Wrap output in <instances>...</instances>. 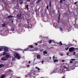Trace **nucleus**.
<instances>
[{
	"label": "nucleus",
	"instance_id": "obj_1",
	"mask_svg": "<svg viewBox=\"0 0 78 78\" xmlns=\"http://www.w3.org/2000/svg\"><path fill=\"white\" fill-rule=\"evenodd\" d=\"M14 56L17 59L19 60L20 59V55H19V54L17 53H14Z\"/></svg>",
	"mask_w": 78,
	"mask_h": 78
},
{
	"label": "nucleus",
	"instance_id": "obj_2",
	"mask_svg": "<svg viewBox=\"0 0 78 78\" xmlns=\"http://www.w3.org/2000/svg\"><path fill=\"white\" fill-rule=\"evenodd\" d=\"M16 17L18 19L20 20L21 19V17H22V14L20 13H18L16 16Z\"/></svg>",
	"mask_w": 78,
	"mask_h": 78
},
{
	"label": "nucleus",
	"instance_id": "obj_3",
	"mask_svg": "<svg viewBox=\"0 0 78 78\" xmlns=\"http://www.w3.org/2000/svg\"><path fill=\"white\" fill-rule=\"evenodd\" d=\"M63 68L64 69L63 70L65 72H66V71H67V70H68V69H69V68L66 67V66H63Z\"/></svg>",
	"mask_w": 78,
	"mask_h": 78
},
{
	"label": "nucleus",
	"instance_id": "obj_4",
	"mask_svg": "<svg viewBox=\"0 0 78 78\" xmlns=\"http://www.w3.org/2000/svg\"><path fill=\"white\" fill-rule=\"evenodd\" d=\"M4 50L5 52H7L8 51H9V50L8 49V48H5V47H4Z\"/></svg>",
	"mask_w": 78,
	"mask_h": 78
},
{
	"label": "nucleus",
	"instance_id": "obj_5",
	"mask_svg": "<svg viewBox=\"0 0 78 78\" xmlns=\"http://www.w3.org/2000/svg\"><path fill=\"white\" fill-rule=\"evenodd\" d=\"M35 47V46L33 45H30L28 46V47H29L30 48H34Z\"/></svg>",
	"mask_w": 78,
	"mask_h": 78
},
{
	"label": "nucleus",
	"instance_id": "obj_6",
	"mask_svg": "<svg viewBox=\"0 0 78 78\" xmlns=\"http://www.w3.org/2000/svg\"><path fill=\"white\" fill-rule=\"evenodd\" d=\"M5 57L6 58H11V56L9 54H8L6 55Z\"/></svg>",
	"mask_w": 78,
	"mask_h": 78
},
{
	"label": "nucleus",
	"instance_id": "obj_7",
	"mask_svg": "<svg viewBox=\"0 0 78 78\" xmlns=\"http://www.w3.org/2000/svg\"><path fill=\"white\" fill-rule=\"evenodd\" d=\"M1 60L2 61H5L6 60V58L5 57H3L1 58Z\"/></svg>",
	"mask_w": 78,
	"mask_h": 78
},
{
	"label": "nucleus",
	"instance_id": "obj_8",
	"mask_svg": "<svg viewBox=\"0 0 78 78\" xmlns=\"http://www.w3.org/2000/svg\"><path fill=\"white\" fill-rule=\"evenodd\" d=\"M30 51V48H27L25 49L24 50V51H23V53H24V51Z\"/></svg>",
	"mask_w": 78,
	"mask_h": 78
},
{
	"label": "nucleus",
	"instance_id": "obj_9",
	"mask_svg": "<svg viewBox=\"0 0 78 78\" xmlns=\"http://www.w3.org/2000/svg\"><path fill=\"white\" fill-rule=\"evenodd\" d=\"M69 50L70 52L72 51L73 50H74V48L73 47L70 48H69Z\"/></svg>",
	"mask_w": 78,
	"mask_h": 78
},
{
	"label": "nucleus",
	"instance_id": "obj_10",
	"mask_svg": "<svg viewBox=\"0 0 78 78\" xmlns=\"http://www.w3.org/2000/svg\"><path fill=\"white\" fill-rule=\"evenodd\" d=\"M25 6L26 8L27 9H28V10L29 9H28V6H29V5L28 4H25Z\"/></svg>",
	"mask_w": 78,
	"mask_h": 78
},
{
	"label": "nucleus",
	"instance_id": "obj_11",
	"mask_svg": "<svg viewBox=\"0 0 78 78\" xmlns=\"http://www.w3.org/2000/svg\"><path fill=\"white\" fill-rule=\"evenodd\" d=\"M37 59H40L41 58V55H37Z\"/></svg>",
	"mask_w": 78,
	"mask_h": 78
},
{
	"label": "nucleus",
	"instance_id": "obj_12",
	"mask_svg": "<svg viewBox=\"0 0 78 78\" xmlns=\"http://www.w3.org/2000/svg\"><path fill=\"white\" fill-rule=\"evenodd\" d=\"M43 54L44 55H45L47 54V52L46 51H43Z\"/></svg>",
	"mask_w": 78,
	"mask_h": 78
},
{
	"label": "nucleus",
	"instance_id": "obj_13",
	"mask_svg": "<svg viewBox=\"0 0 78 78\" xmlns=\"http://www.w3.org/2000/svg\"><path fill=\"white\" fill-rule=\"evenodd\" d=\"M2 27H6V24L4 23L2 24Z\"/></svg>",
	"mask_w": 78,
	"mask_h": 78
},
{
	"label": "nucleus",
	"instance_id": "obj_14",
	"mask_svg": "<svg viewBox=\"0 0 78 78\" xmlns=\"http://www.w3.org/2000/svg\"><path fill=\"white\" fill-rule=\"evenodd\" d=\"M19 3H20V5H22V4H23V1H22V0L21 1H20Z\"/></svg>",
	"mask_w": 78,
	"mask_h": 78
},
{
	"label": "nucleus",
	"instance_id": "obj_15",
	"mask_svg": "<svg viewBox=\"0 0 78 78\" xmlns=\"http://www.w3.org/2000/svg\"><path fill=\"white\" fill-rule=\"evenodd\" d=\"M4 67V65L2 64L0 65V68H1L2 67Z\"/></svg>",
	"mask_w": 78,
	"mask_h": 78
},
{
	"label": "nucleus",
	"instance_id": "obj_16",
	"mask_svg": "<svg viewBox=\"0 0 78 78\" xmlns=\"http://www.w3.org/2000/svg\"><path fill=\"white\" fill-rule=\"evenodd\" d=\"M4 47H2V48H0V51H3V49L4 48Z\"/></svg>",
	"mask_w": 78,
	"mask_h": 78
},
{
	"label": "nucleus",
	"instance_id": "obj_17",
	"mask_svg": "<svg viewBox=\"0 0 78 78\" xmlns=\"http://www.w3.org/2000/svg\"><path fill=\"white\" fill-rule=\"evenodd\" d=\"M41 0H38L37 2H36V4H38V3H39V2H40L41 1Z\"/></svg>",
	"mask_w": 78,
	"mask_h": 78
},
{
	"label": "nucleus",
	"instance_id": "obj_18",
	"mask_svg": "<svg viewBox=\"0 0 78 78\" xmlns=\"http://www.w3.org/2000/svg\"><path fill=\"white\" fill-rule=\"evenodd\" d=\"M56 73V71H55V70H54L52 71V73H51L50 74L51 75V74H52V73Z\"/></svg>",
	"mask_w": 78,
	"mask_h": 78
},
{
	"label": "nucleus",
	"instance_id": "obj_19",
	"mask_svg": "<svg viewBox=\"0 0 78 78\" xmlns=\"http://www.w3.org/2000/svg\"><path fill=\"white\" fill-rule=\"evenodd\" d=\"M5 76V74H3L1 76V78H4Z\"/></svg>",
	"mask_w": 78,
	"mask_h": 78
},
{
	"label": "nucleus",
	"instance_id": "obj_20",
	"mask_svg": "<svg viewBox=\"0 0 78 78\" xmlns=\"http://www.w3.org/2000/svg\"><path fill=\"white\" fill-rule=\"evenodd\" d=\"M69 24V21H68V22H67L66 23V25H68Z\"/></svg>",
	"mask_w": 78,
	"mask_h": 78
},
{
	"label": "nucleus",
	"instance_id": "obj_21",
	"mask_svg": "<svg viewBox=\"0 0 78 78\" xmlns=\"http://www.w3.org/2000/svg\"><path fill=\"white\" fill-rule=\"evenodd\" d=\"M49 6L50 7H51V1H50Z\"/></svg>",
	"mask_w": 78,
	"mask_h": 78
},
{
	"label": "nucleus",
	"instance_id": "obj_22",
	"mask_svg": "<svg viewBox=\"0 0 78 78\" xmlns=\"http://www.w3.org/2000/svg\"><path fill=\"white\" fill-rule=\"evenodd\" d=\"M11 16L10 15L8 16L7 19H11Z\"/></svg>",
	"mask_w": 78,
	"mask_h": 78
},
{
	"label": "nucleus",
	"instance_id": "obj_23",
	"mask_svg": "<svg viewBox=\"0 0 78 78\" xmlns=\"http://www.w3.org/2000/svg\"><path fill=\"white\" fill-rule=\"evenodd\" d=\"M59 16H58V20H60V16H61V13H59L58 14Z\"/></svg>",
	"mask_w": 78,
	"mask_h": 78
},
{
	"label": "nucleus",
	"instance_id": "obj_24",
	"mask_svg": "<svg viewBox=\"0 0 78 78\" xmlns=\"http://www.w3.org/2000/svg\"><path fill=\"white\" fill-rule=\"evenodd\" d=\"M54 62H58V60L55 59V60H54Z\"/></svg>",
	"mask_w": 78,
	"mask_h": 78
},
{
	"label": "nucleus",
	"instance_id": "obj_25",
	"mask_svg": "<svg viewBox=\"0 0 78 78\" xmlns=\"http://www.w3.org/2000/svg\"><path fill=\"white\" fill-rule=\"evenodd\" d=\"M15 59H16V58L15 57H13L12 58V61H14V60H15Z\"/></svg>",
	"mask_w": 78,
	"mask_h": 78
},
{
	"label": "nucleus",
	"instance_id": "obj_26",
	"mask_svg": "<svg viewBox=\"0 0 78 78\" xmlns=\"http://www.w3.org/2000/svg\"><path fill=\"white\" fill-rule=\"evenodd\" d=\"M59 44H60V45H63V44H62V42H61V41H60L59 42Z\"/></svg>",
	"mask_w": 78,
	"mask_h": 78
},
{
	"label": "nucleus",
	"instance_id": "obj_27",
	"mask_svg": "<svg viewBox=\"0 0 78 78\" xmlns=\"http://www.w3.org/2000/svg\"><path fill=\"white\" fill-rule=\"evenodd\" d=\"M49 43L50 44H51V42H52V41H51V40H50L49 41Z\"/></svg>",
	"mask_w": 78,
	"mask_h": 78
},
{
	"label": "nucleus",
	"instance_id": "obj_28",
	"mask_svg": "<svg viewBox=\"0 0 78 78\" xmlns=\"http://www.w3.org/2000/svg\"><path fill=\"white\" fill-rule=\"evenodd\" d=\"M27 75H29V76H31V73H29L27 74Z\"/></svg>",
	"mask_w": 78,
	"mask_h": 78
},
{
	"label": "nucleus",
	"instance_id": "obj_29",
	"mask_svg": "<svg viewBox=\"0 0 78 78\" xmlns=\"http://www.w3.org/2000/svg\"><path fill=\"white\" fill-rule=\"evenodd\" d=\"M63 0H60V3H62L63 2V1H62Z\"/></svg>",
	"mask_w": 78,
	"mask_h": 78
},
{
	"label": "nucleus",
	"instance_id": "obj_30",
	"mask_svg": "<svg viewBox=\"0 0 78 78\" xmlns=\"http://www.w3.org/2000/svg\"><path fill=\"white\" fill-rule=\"evenodd\" d=\"M52 12H53V14H55V10H53Z\"/></svg>",
	"mask_w": 78,
	"mask_h": 78
},
{
	"label": "nucleus",
	"instance_id": "obj_31",
	"mask_svg": "<svg viewBox=\"0 0 78 78\" xmlns=\"http://www.w3.org/2000/svg\"><path fill=\"white\" fill-rule=\"evenodd\" d=\"M6 55V52H4L3 53V56L5 55Z\"/></svg>",
	"mask_w": 78,
	"mask_h": 78
},
{
	"label": "nucleus",
	"instance_id": "obj_32",
	"mask_svg": "<svg viewBox=\"0 0 78 78\" xmlns=\"http://www.w3.org/2000/svg\"><path fill=\"white\" fill-rule=\"evenodd\" d=\"M60 30H61L60 31H63L62 30V28H61V27H60Z\"/></svg>",
	"mask_w": 78,
	"mask_h": 78
},
{
	"label": "nucleus",
	"instance_id": "obj_33",
	"mask_svg": "<svg viewBox=\"0 0 78 78\" xmlns=\"http://www.w3.org/2000/svg\"><path fill=\"white\" fill-rule=\"evenodd\" d=\"M30 2V0H27L26 2Z\"/></svg>",
	"mask_w": 78,
	"mask_h": 78
},
{
	"label": "nucleus",
	"instance_id": "obj_34",
	"mask_svg": "<svg viewBox=\"0 0 78 78\" xmlns=\"http://www.w3.org/2000/svg\"><path fill=\"white\" fill-rule=\"evenodd\" d=\"M69 47L67 48H65V50H68L69 49Z\"/></svg>",
	"mask_w": 78,
	"mask_h": 78
},
{
	"label": "nucleus",
	"instance_id": "obj_35",
	"mask_svg": "<svg viewBox=\"0 0 78 78\" xmlns=\"http://www.w3.org/2000/svg\"><path fill=\"white\" fill-rule=\"evenodd\" d=\"M69 47H72V46H73L72 44H69Z\"/></svg>",
	"mask_w": 78,
	"mask_h": 78
},
{
	"label": "nucleus",
	"instance_id": "obj_36",
	"mask_svg": "<svg viewBox=\"0 0 78 78\" xmlns=\"http://www.w3.org/2000/svg\"><path fill=\"white\" fill-rule=\"evenodd\" d=\"M35 49L36 50H35V51H37V50H38V49H37V48H35Z\"/></svg>",
	"mask_w": 78,
	"mask_h": 78
},
{
	"label": "nucleus",
	"instance_id": "obj_37",
	"mask_svg": "<svg viewBox=\"0 0 78 78\" xmlns=\"http://www.w3.org/2000/svg\"><path fill=\"white\" fill-rule=\"evenodd\" d=\"M47 9H48V5L47 6Z\"/></svg>",
	"mask_w": 78,
	"mask_h": 78
},
{
	"label": "nucleus",
	"instance_id": "obj_38",
	"mask_svg": "<svg viewBox=\"0 0 78 78\" xmlns=\"http://www.w3.org/2000/svg\"><path fill=\"white\" fill-rule=\"evenodd\" d=\"M77 3V2H75L74 3V5H76V4Z\"/></svg>",
	"mask_w": 78,
	"mask_h": 78
},
{
	"label": "nucleus",
	"instance_id": "obj_39",
	"mask_svg": "<svg viewBox=\"0 0 78 78\" xmlns=\"http://www.w3.org/2000/svg\"><path fill=\"white\" fill-rule=\"evenodd\" d=\"M21 25H22V24H19V26L20 27H21Z\"/></svg>",
	"mask_w": 78,
	"mask_h": 78
},
{
	"label": "nucleus",
	"instance_id": "obj_40",
	"mask_svg": "<svg viewBox=\"0 0 78 78\" xmlns=\"http://www.w3.org/2000/svg\"><path fill=\"white\" fill-rule=\"evenodd\" d=\"M75 59H71V60H72V61H75Z\"/></svg>",
	"mask_w": 78,
	"mask_h": 78
},
{
	"label": "nucleus",
	"instance_id": "obj_41",
	"mask_svg": "<svg viewBox=\"0 0 78 78\" xmlns=\"http://www.w3.org/2000/svg\"><path fill=\"white\" fill-rule=\"evenodd\" d=\"M73 62V61H71L70 62V63L71 64H72V63Z\"/></svg>",
	"mask_w": 78,
	"mask_h": 78
},
{
	"label": "nucleus",
	"instance_id": "obj_42",
	"mask_svg": "<svg viewBox=\"0 0 78 78\" xmlns=\"http://www.w3.org/2000/svg\"><path fill=\"white\" fill-rule=\"evenodd\" d=\"M55 56H53V59H55Z\"/></svg>",
	"mask_w": 78,
	"mask_h": 78
},
{
	"label": "nucleus",
	"instance_id": "obj_43",
	"mask_svg": "<svg viewBox=\"0 0 78 78\" xmlns=\"http://www.w3.org/2000/svg\"><path fill=\"white\" fill-rule=\"evenodd\" d=\"M37 69H38V70H40V69L39 68H37Z\"/></svg>",
	"mask_w": 78,
	"mask_h": 78
},
{
	"label": "nucleus",
	"instance_id": "obj_44",
	"mask_svg": "<svg viewBox=\"0 0 78 78\" xmlns=\"http://www.w3.org/2000/svg\"><path fill=\"white\" fill-rule=\"evenodd\" d=\"M42 64H44V61L42 60Z\"/></svg>",
	"mask_w": 78,
	"mask_h": 78
},
{
	"label": "nucleus",
	"instance_id": "obj_45",
	"mask_svg": "<svg viewBox=\"0 0 78 78\" xmlns=\"http://www.w3.org/2000/svg\"><path fill=\"white\" fill-rule=\"evenodd\" d=\"M27 23L29 25H30V23H29V22H27Z\"/></svg>",
	"mask_w": 78,
	"mask_h": 78
},
{
	"label": "nucleus",
	"instance_id": "obj_46",
	"mask_svg": "<svg viewBox=\"0 0 78 78\" xmlns=\"http://www.w3.org/2000/svg\"><path fill=\"white\" fill-rule=\"evenodd\" d=\"M73 55H75V52H74Z\"/></svg>",
	"mask_w": 78,
	"mask_h": 78
},
{
	"label": "nucleus",
	"instance_id": "obj_47",
	"mask_svg": "<svg viewBox=\"0 0 78 78\" xmlns=\"http://www.w3.org/2000/svg\"><path fill=\"white\" fill-rule=\"evenodd\" d=\"M35 45H36V46L37 45V43H36V44H35Z\"/></svg>",
	"mask_w": 78,
	"mask_h": 78
},
{
	"label": "nucleus",
	"instance_id": "obj_48",
	"mask_svg": "<svg viewBox=\"0 0 78 78\" xmlns=\"http://www.w3.org/2000/svg\"><path fill=\"white\" fill-rule=\"evenodd\" d=\"M64 61H65L64 60H62V62H64Z\"/></svg>",
	"mask_w": 78,
	"mask_h": 78
},
{
	"label": "nucleus",
	"instance_id": "obj_49",
	"mask_svg": "<svg viewBox=\"0 0 78 78\" xmlns=\"http://www.w3.org/2000/svg\"><path fill=\"white\" fill-rule=\"evenodd\" d=\"M30 61H29V64H30Z\"/></svg>",
	"mask_w": 78,
	"mask_h": 78
},
{
	"label": "nucleus",
	"instance_id": "obj_50",
	"mask_svg": "<svg viewBox=\"0 0 78 78\" xmlns=\"http://www.w3.org/2000/svg\"><path fill=\"white\" fill-rule=\"evenodd\" d=\"M27 76H27V75H26L25 76V77L27 78Z\"/></svg>",
	"mask_w": 78,
	"mask_h": 78
},
{
	"label": "nucleus",
	"instance_id": "obj_51",
	"mask_svg": "<svg viewBox=\"0 0 78 78\" xmlns=\"http://www.w3.org/2000/svg\"><path fill=\"white\" fill-rule=\"evenodd\" d=\"M69 55V53H68L67 54V55Z\"/></svg>",
	"mask_w": 78,
	"mask_h": 78
},
{
	"label": "nucleus",
	"instance_id": "obj_52",
	"mask_svg": "<svg viewBox=\"0 0 78 78\" xmlns=\"http://www.w3.org/2000/svg\"><path fill=\"white\" fill-rule=\"evenodd\" d=\"M14 16H11V18H12V17H13Z\"/></svg>",
	"mask_w": 78,
	"mask_h": 78
},
{
	"label": "nucleus",
	"instance_id": "obj_53",
	"mask_svg": "<svg viewBox=\"0 0 78 78\" xmlns=\"http://www.w3.org/2000/svg\"><path fill=\"white\" fill-rule=\"evenodd\" d=\"M27 22H29V20H27Z\"/></svg>",
	"mask_w": 78,
	"mask_h": 78
},
{
	"label": "nucleus",
	"instance_id": "obj_54",
	"mask_svg": "<svg viewBox=\"0 0 78 78\" xmlns=\"http://www.w3.org/2000/svg\"><path fill=\"white\" fill-rule=\"evenodd\" d=\"M11 22H12V23H13V20L11 21Z\"/></svg>",
	"mask_w": 78,
	"mask_h": 78
},
{
	"label": "nucleus",
	"instance_id": "obj_55",
	"mask_svg": "<svg viewBox=\"0 0 78 78\" xmlns=\"http://www.w3.org/2000/svg\"><path fill=\"white\" fill-rule=\"evenodd\" d=\"M63 2H65L66 1V0H62Z\"/></svg>",
	"mask_w": 78,
	"mask_h": 78
},
{
	"label": "nucleus",
	"instance_id": "obj_56",
	"mask_svg": "<svg viewBox=\"0 0 78 78\" xmlns=\"http://www.w3.org/2000/svg\"><path fill=\"white\" fill-rule=\"evenodd\" d=\"M35 69H37V67H35Z\"/></svg>",
	"mask_w": 78,
	"mask_h": 78
},
{
	"label": "nucleus",
	"instance_id": "obj_57",
	"mask_svg": "<svg viewBox=\"0 0 78 78\" xmlns=\"http://www.w3.org/2000/svg\"><path fill=\"white\" fill-rule=\"evenodd\" d=\"M62 55H63L62 54H61V56H62Z\"/></svg>",
	"mask_w": 78,
	"mask_h": 78
},
{
	"label": "nucleus",
	"instance_id": "obj_58",
	"mask_svg": "<svg viewBox=\"0 0 78 78\" xmlns=\"http://www.w3.org/2000/svg\"><path fill=\"white\" fill-rule=\"evenodd\" d=\"M29 66H30V65H27V67H29Z\"/></svg>",
	"mask_w": 78,
	"mask_h": 78
},
{
	"label": "nucleus",
	"instance_id": "obj_59",
	"mask_svg": "<svg viewBox=\"0 0 78 78\" xmlns=\"http://www.w3.org/2000/svg\"><path fill=\"white\" fill-rule=\"evenodd\" d=\"M50 59H51V57H50Z\"/></svg>",
	"mask_w": 78,
	"mask_h": 78
},
{
	"label": "nucleus",
	"instance_id": "obj_60",
	"mask_svg": "<svg viewBox=\"0 0 78 78\" xmlns=\"http://www.w3.org/2000/svg\"><path fill=\"white\" fill-rule=\"evenodd\" d=\"M59 12V10H58V12Z\"/></svg>",
	"mask_w": 78,
	"mask_h": 78
},
{
	"label": "nucleus",
	"instance_id": "obj_61",
	"mask_svg": "<svg viewBox=\"0 0 78 78\" xmlns=\"http://www.w3.org/2000/svg\"><path fill=\"white\" fill-rule=\"evenodd\" d=\"M63 44V45H65V44Z\"/></svg>",
	"mask_w": 78,
	"mask_h": 78
},
{
	"label": "nucleus",
	"instance_id": "obj_62",
	"mask_svg": "<svg viewBox=\"0 0 78 78\" xmlns=\"http://www.w3.org/2000/svg\"><path fill=\"white\" fill-rule=\"evenodd\" d=\"M53 25H54V24H53Z\"/></svg>",
	"mask_w": 78,
	"mask_h": 78
}]
</instances>
